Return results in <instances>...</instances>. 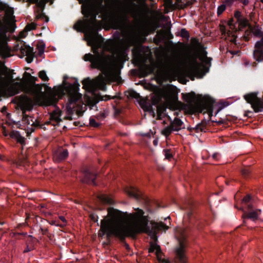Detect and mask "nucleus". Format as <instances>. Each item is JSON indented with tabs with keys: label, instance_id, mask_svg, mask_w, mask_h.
Masks as SVG:
<instances>
[{
	"label": "nucleus",
	"instance_id": "nucleus-21",
	"mask_svg": "<svg viewBox=\"0 0 263 263\" xmlns=\"http://www.w3.org/2000/svg\"><path fill=\"white\" fill-rule=\"evenodd\" d=\"M182 124L183 122L180 119L175 118L170 125L174 131H178L182 128Z\"/></svg>",
	"mask_w": 263,
	"mask_h": 263
},
{
	"label": "nucleus",
	"instance_id": "nucleus-42",
	"mask_svg": "<svg viewBox=\"0 0 263 263\" xmlns=\"http://www.w3.org/2000/svg\"><path fill=\"white\" fill-rule=\"evenodd\" d=\"M249 173V171L247 169H244L242 170V173L244 175H247Z\"/></svg>",
	"mask_w": 263,
	"mask_h": 263
},
{
	"label": "nucleus",
	"instance_id": "nucleus-2",
	"mask_svg": "<svg viewBox=\"0 0 263 263\" xmlns=\"http://www.w3.org/2000/svg\"><path fill=\"white\" fill-rule=\"evenodd\" d=\"M191 46L194 53L185 57L183 67L176 54L168 55L162 47L155 51L156 63L152 62L148 49L144 47L134 48L133 61L144 70L146 75L153 73L157 67V75L162 81L175 80L182 76L191 78L207 72L211 59L207 57L206 52L197 39H191Z\"/></svg>",
	"mask_w": 263,
	"mask_h": 263
},
{
	"label": "nucleus",
	"instance_id": "nucleus-31",
	"mask_svg": "<svg viewBox=\"0 0 263 263\" xmlns=\"http://www.w3.org/2000/svg\"><path fill=\"white\" fill-rule=\"evenodd\" d=\"M165 158L166 159L170 160L173 157V151L170 149H165L163 150Z\"/></svg>",
	"mask_w": 263,
	"mask_h": 263
},
{
	"label": "nucleus",
	"instance_id": "nucleus-26",
	"mask_svg": "<svg viewBox=\"0 0 263 263\" xmlns=\"http://www.w3.org/2000/svg\"><path fill=\"white\" fill-rule=\"evenodd\" d=\"M166 109L163 106H158L157 109V119H161L165 116Z\"/></svg>",
	"mask_w": 263,
	"mask_h": 263
},
{
	"label": "nucleus",
	"instance_id": "nucleus-17",
	"mask_svg": "<svg viewBox=\"0 0 263 263\" xmlns=\"http://www.w3.org/2000/svg\"><path fill=\"white\" fill-rule=\"evenodd\" d=\"M263 49V36L261 40L257 41L255 45V49L254 51V56L257 60L261 58Z\"/></svg>",
	"mask_w": 263,
	"mask_h": 263
},
{
	"label": "nucleus",
	"instance_id": "nucleus-30",
	"mask_svg": "<svg viewBox=\"0 0 263 263\" xmlns=\"http://www.w3.org/2000/svg\"><path fill=\"white\" fill-rule=\"evenodd\" d=\"M164 39V35L162 32H157L156 37L154 39L155 42L158 44L160 42H161Z\"/></svg>",
	"mask_w": 263,
	"mask_h": 263
},
{
	"label": "nucleus",
	"instance_id": "nucleus-51",
	"mask_svg": "<svg viewBox=\"0 0 263 263\" xmlns=\"http://www.w3.org/2000/svg\"><path fill=\"white\" fill-rule=\"evenodd\" d=\"M21 163H22V164H23V165H25V162H21Z\"/></svg>",
	"mask_w": 263,
	"mask_h": 263
},
{
	"label": "nucleus",
	"instance_id": "nucleus-16",
	"mask_svg": "<svg viewBox=\"0 0 263 263\" xmlns=\"http://www.w3.org/2000/svg\"><path fill=\"white\" fill-rule=\"evenodd\" d=\"M260 214V210L256 209L254 210H251L248 212L244 213L243 214V217L244 219L248 218L255 221L258 219Z\"/></svg>",
	"mask_w": 263,
	"mask_h": 263
},
{
	"label": "nucleus",
	"instance_id": "nucleus-49",
	"mask_svg": "<svg viewBox=\"0 0 263 263\" xmlns=\"http://www.w3.org/2000/svg\"><path fill=\"white\" fill-rule=\"evenodd\" d=\"M120 1V0H114L113 1V3H119Z\"/></svg>",
	"mask_w": 263,
	"mask_h": 263
},
{
	"label": "nucleus",
	"instance_id": "nucleus-53",
	"mask_svg": "<svg viewBox=\"0 0 263 263\" xmlns=\"http://www.w3.org/2000/svg\"><path fill=\"white\" fill-rule=\"evenodd\" d=\"M260 1L263 3V0H260Z\"/></svg>",
	"mask_w": 263,
	"mask_h": 263
},
{
	"label": "nucleus",
	"instance_id": "nucleus-45",
	"mask_svg": "<svg viewBox=\"0 0 263 263\" xmlns=\"http://www.w3.org/2000/svg\"><path fill=\"white\" fill-rule=\"evenodd\" d=\"M130 95L132 97H136L137 96V93L134 91L132 92Z\"/></svg>",
	"mask_w": 263,
	"mask_h": 263
},
{
	"label": "nucleus",
	"instance_id": "nucleus-8",
	"mask_svg": "<svg viewBox=\"0 0 263 263\" xmlns=\"http://www.w3.org/2000/svg\"><path fill=\"white\" fill-rule=\"evenodd\" d=\"M220 30L223 37L226 40L232 43L236 41L237 28L233 20H230L227 26H221Z\"/></svg>",
	"mask_w": 263,
	"mask_h": 263
},
{
	"label": "nucleus",
	"instance_id": "nucleus-23",
	"mask_svg": "<svg viewBox=\"0 0 263 263\" xmlns=\"http://www.w3.org/2000/svg\"><path fill=\"white\" fill-rule=\"evenodd\" d=\"M141 108L145 111H151L152 106L151 104L145 99H141L139 102Z\"/></svg>",
	"mask_w": 263,
	"mask_h": 263
},
{
	"label": "nucleus",
	"instance_id": "nucleus-52",
	"mask_svg": "<svg viewBox=\"0 0 263 263\" xmlns=\"http://www.w3.org/2000/svg\"><path fill=\"white\" fill-rule=\"evenodd\" d=\"M128 248H129L128 245H127V246H126V248H127V249H128Z\"/></svg>",
	"mask_w": 263,
	"mask_h": 263
},
{
	"label": "nucleus",
	"instance_id": "nucleus-37",
	"mask_svg": "<svg viewBox=\"0 0 263 263\" xmlns=\"http://www.w3.org/2000/svg\"><path fill=\"white\" fill-rule=\"evenodd\" d=\"M90 217L94 222H97L98 221L99 217L97 215L92 214L90 215Z\"/></svg>",
	"mask_w": 263,
	"mask_h": 263
},
{
	"label": "nucleus",
	"instance_id": "nucleus-41",
	"mask_svg": "<svg viewBox=\"0 0 263 263\" xmlns=\"http://www.w3.org/2000/svg\"><path fill=\"white\" fill-rule=\"evenodd\" d=\"M250 199H251V197H250V196L249 195L247 196L246 197L243 198V202H246V203L250 201Z\"/></svg>",
	"mask_w": 263,
	"mask_h": 263
},
{
	"label": "nucleus",
	"instance_id": "nucleus-27",
	"mask_svg": "<svg viewBox=\"0 0 263 263\" xmlns=\"http://www.w3.org/2000/svg\"><path fill=\"white\" fill-rule=\"evenodd\" d=\"M251 32L255 36L261 37L263 36V32L257 27H253L250 28Z\"/></svg>",
	"mask_w": 263,
	"mask_h": 263
},
{
	"label": "nucleus",
	"instance_id": "nucleus-34",
	"mask_svg": "<svg viewBox=\"0 0 263 263\" xmlns=\"http://www.w3.org/2000/svg\"><path fill=\"white\" fill-rule=\"evenodd\" d=\"M226 7L225 4H222L219 6L217 8V15H221L226 10Z\"/></svg>",
	"mask_w": 263,
	"mask_h": 263
},
{
	"label": "nucleus",
	"instance_id": "nucleus-25",
	"mask_svg": "<svg viewBox=\"0 0 263 263\" xmlns=\"http://www.w3.org/2000/svg\"><path fill=\"white\" fill-rule=\"evenodd\" d=\"M36 28V24L34 23H31L28 24L25 28L24 31L21 32L20 34L21 37H24L25 36L26 33L29 31L34 30Z\"/></svg>",
	"mask_w": 263,
	"mask_h": 263
},
{
	"label": "nucleus",
	"instance_id": "nucleus-4",
	"mask_svg": "<svg viewBox=\"0 0 263 263\" xmlns=\"http://www.w3.org/2000/svg\"><path fill=\"white\" fill-rule=\"evenodd\" d=\"M20 82H14L11 75L3 77L0 74V97L14 96L21 91L31 95L34 101L42 105H51L57 102L56 96L53 93L45 94L42 91V85L35 84L37 78L27 74Z\"/></svg>",
	"mask_w": 263,
	"mask_h": 263
},
{
	"label": "nucleus",
	"instance_id": "nucleus-11",
	"mask_svg": "<svg viewBox=\"0 0 263 263\" xmlns=\"http://www.w3.org/2000/svg\"><path fill=\"white\" fill-rule=\"evenodd\" d=\"M22 123L27 134L33 132L35 128L39 125V122L34 118L27 116L23 112Z\"/></svg>",
	"mask_w": 263,
	"mask_h": 263
},
{
	"label": "nucleus",
	"instance_id": "nucleus-5",
	"mask_svg": "<svg viewBox=\"0 0 263 263\" xmlns=\"http://www.w3.org/2000/svg\"><path fill=\"white\" fill-rule=\"evenodd\" d=\"M15 28L13 10L7 4L0 2V57H11V49L8 45L9 37L7 33Z\"/></svg>",
	"mask_w": 263,
	"mask_h": 263
},
{
	"label": "nucleus",
	"instance_id": "nucleus-39",
	"mask_svg": "<svg viewBox=\"0 0 263 263\" xmlns=\"http://www.w3.org/2000/svg\"><path fill=\"white\" fill-rule=\"evenodd\" d=\"M234 16L235 18H237V21H239V20L241 19L240 18L241 16V13L239 11H236L234 13Z\"/></svg>",
	"mask_w": 263,
	"mask_h": 263
},
{
	"label": "nucleus",
	"instance_id": "nucleus-7",
	"mask_svg": "<svg viewBox=\"0 0 263 263\" xmlns=\"http://www.w3.org/2000/svg\"><path fill=\"white\" fill-rule=\"evenodd\" d=\"M176 237L177 238L179 247L176 249V258L179 263H186L187 257L185 254L186 245L187 230L183 227H178L176 230Z\"/></svg>",
	"mask_w": 263,
	"mask_h": 263
},
{
	"label": "nucleus",
	"instance_id": "nucleus-35",
	"mask_svg": "<svg viewBox=\"0 0 263 263\" xmlns=\"http://www.w3.org/2000/svg\"><path fill=\"white\" fill-rule=\"evenodd\" d=\"M49 223L51 225H54L55 226H59L61 227H63L65 226V224H62L59 222V221L54 220H51L49 221Z\"/></svg>",
	"mask_w": 263,
	"mask_h": 263
},
{
	"label": "nucleus",
	"instance_id": "nucleus-32",
	"mask_svg": "<svg viewBox=\"0 0 263 263\" xmlns=\"http://www.w3.org/2000/svg\"><path fill=\"white\" fill-rule=\"evenodd\" d=\"M39 77L43 81H47L49 80L48 77H47L46 73L44 70H42L40 71V72L39 73Z\"/></svg>",
	"mask_w": 263,
	"mask_h": 263
},
{
	"label": "nucleus",
	"instance_id": "nucleus-28",
	"mask_svg": "<svg viewBox=\"0 0 263 263\" xmlns=\"http://www.w3.org/2000/svg\"><path fill=\"white\" fill-rule=\"evenodd\" d=\"M174 131L171 125L169 126L166 127L161 131V134L164 135L166 138L170 136V135L172 133V132Z\"/></svg>",
	"mask_w": 263,
	"mask_h": 263
},
{
	"label": "nucleus",
	"instance_id": "nucleus-10",
	"mask_svg": "<svg viewBox=\"0 0 263 263\" xmlns=\"http://www.w3.org/2000/svg\"><path fill=\"white\" fill-rule=\"evenodd\" d=\"M79 86L80 85L77 81L67 86L66 91L69 97L70 104L77 102L81 98L82 95L79 92Z\"/></svg>",
	"mask_w": 263,
	"mask_h": 263
},
{
	"label": "nucleus",
	"instance_id": "nucleus-40",
	"mask_svg": "<svg viewBox=\"0 0 263 263\" xmlns=\"http://www.w3.org/2000/svg\"><path fill=\"white\" fill-rule=\"evenodd\" d=\"M234 2V0H225L224 3L228 6L231 5Z\"/></svg>",
	"mask_w": 263,
	"mask_h": 263
},
{
	"label": "nucleus",
	"instance_id": "nucleus-3",
	"mask_svg": "<svg viewBox=\"0 0 263 263\" xmlns=\"http://www.w3.org/2000/svg\"><path fill=\"white\" fill-rule=\"evenodd\" d=\"M148 218L144 211L139 208L132 213L123 212L114 208L107 209V215L101 221L99 237L112 236L123 239L127 237H134L141 233L148 234L154 240L150 243L149 252H154L158 260L162 259L160 247L156 241L157 234L160 231L167 230L168 227L162 222L152 221L148 226Z\"/></svg>",
	"mask_w": 263,
	"mask_h": 263
},
{
	"label": "nucleus",
	"instance_id": "nucleus-38",
	"mask_svg": "<svg viewBox=\"0 0 263 263\" xmlns=\"http://www.w3.org/2000/svg\"><path fill=\"white\" fill-rule=\"evenodd\" d=\"M90 124L91 126H94V127H97L99 126V124L96 123L95 120H94L93 119H90Z\"/></svg>",
	"mask_w": 263,
	"mask_h": 263
},
{
	"label": "nucleus",
	"instance_id": "nucleus-20",
	"mask_svg": "<svg viewBox=\"0 0 263 263\" xmlns=\"http://www.w3.org/2000/svg\"><path fill=\"white\" fill-rule=\"evenodd\" d=\"M163 92L166 100H168L170 97H174L175 95V88L172 86H166L163 88Z\"/></svg>",
	"mask_w": 263,
	"mask_h": 263
},
{
	"label": "nucleus",
	"instance_id": "nucleus-18",
	"mask_svg": "<svg viewBox=\"0 0 263 263\" xmlns=\"http://www.w3.org/2000/svg\"><path fill=\"white\" fill-rule=\"evenodd\" d=\"M125 191L129 196L136 199L139 198L141 195L140 191L134 186L126 187L125 189Z\"/></svg>",
	"mask_w": 263,
	"mask_h": 263
},
{
	"label": "nucleus",
	"instance_id": "nucleus-33",
	"mask_svg": "<svg viewBox=\"0 0 263 263\" xmlns=\"http://www.w3.org/2000/svg\"><path fill=\"white\" fill-rule=\"evenodd\" d=\"M180 35L182 37L185 38L186 39H189L190 37L189 32L185 29H181L180 31Z\"/></svg>",
	"mask_w": 263,
	"mask_h": 263
},
{
	"label": "nucleus",
	"instance_id": "nucleus-6",
	"mask_svg": "<svg viewBox=\"0 0 263 263\" xmlns=\"http://www.w3.org/2000/svg\"><path fill=\"white\" fill-rule=\"evenodd\" d=\"M184 100L186 104L178 102L176 104L177 109L184 111L186 114H193L196 112H207L209 116L213 113V102L208 99H196L194 93L184 95Z\"/></svg>",
	"mask_w": 263,
	"mask_h": 263
},
{
	"label": "nucleus",
	"instance_id": "nucleus-29",
	"mask_svg": "<svg viewBox=\"0 0 263 263\" xmlns=\"http://www.w3.org/2000/svg\"><path fill=\"white\" fill-rule=\"evenodd\" d=\"M239 30L242 29L248 25V21L246 18H241L237 21Z\"/></svg>",
	"mask_w": 263,
	"mask_h": 263
},
{
	"label": "nucleus",
	"instance_id": "nucleus-22",
	"mask_svg": "<svg viewBox=\"0 0 263 263\" xmlns=\"http://www.w3.org/2000/svg\"><path fill=\"white\" fill-rule=\"evenodd\" d=\"M99 200L104 204H112L114 203V201L112 198L106 195V194H101L98 196Z\"/></svg>",
	"mask_w": 263,
	"mask_h": 263
},
{
	"label": "nucleus",
	"instance_id": "nucleus-48",
	"mask_svg": "<svg viewBox=\"0 0 263 263\" xmlns=\"http://www.w3.org/2000/svg\"><path fill=\"white\" fill-rule=\"evenodd\" d=\"M217 155H218V154H213V157L214 158H216V157H217Z\"/></svg>",
	"mask_w": 263,
	"mask_h": 263
},
{
	"label": "nucleus",
	"instance_id": "nucleus-19",
	"mask_svg": "<svg viewBox=\"0 0 263 263\" xmlns=\"http://www.w3.org/2000/svg\"><path fill=\"white\" fill-rule=\"evenodd\" d=\"M84 178L82 179V182L86 183H92L95 185V180L96 178V174L91 173L89 171H86L84 173Z\"/></svg>",
	"mask_w": 263,
	"mask_h": 263
},
{
	"label": "nucleus",
	"instance_id": "nucleus-44",
	"mask_svg": "<svg viewBox=\"0 0 263 263\" xmlns=\"http://www.w3.org/2000/svg\"><path fill=\"white\" fill-rule=\"evenodd\" d=\"M45 46H43L41 47V48L40 49L39 53L40 54H42L44 52V49Z\"/></svg>",
	"mask_w": 263,
	"mask_h": 263
},
{
	"label": "nucleus",
	"instance_id": "nucleus-15",
	"mask_svg": "<svg viewBox=\"0 0 263 263\" xmlns=\"http://www.w3.org/2000/svg\"><path fill=\"white\" fill-rule=\"evenodd\" d=\"M21 52L22 54L27 57L26 60L28 63H31L33 58V48L24 45L21 48Z\"/></svg>",
	"mask_w": 263,
	"mask_h": 263
},
{
	"label": "nucleus",
	"instance_id": "nucleus-46",
	"mask_svg": "<svg viewBox=\"0 0 263 263\" xmlns=\"http://www.w3.org/2000/svg\"><path fill=\"white\" fill-rule=\"evenodd\" d=\"M153 143L155 146L157 145L158 143V139L154 140L153 141Z\"/></svg>",
	"mask_w": 263,
	"mask_h": 263
},
{
	"label": "nucleus",
	"instance_id": "nucleus-43",
	"mask_svg": "<svg viewBox=\"0 0 263 263\" xmlns=\"http://www.w3.org/2000/svg\"><path fill=\"white\" fill-rule=\"evenodd\" d=\"M60 219L63 222V224H65V226L66 223V220L65 218L63 216H60Z\"/></svg>",
	"mask_w": 263,
	"mask_h": 263
},
{
	"label": "nucleus",
	"instance_id": "nucleus-1",
	"mask_svg": "<svg viewBox=\"0 0 263 263\" xmlns=\"http://www.w3.org/2000/svg\"><path fill=\"white\" fill-rule=\"evenodd\" d=\"M135 1L140 4L131 3L129 10L134 19L133 24L125 26L122 17L102 6V0L82 7L85 18L77 22L73 29L84 33V39L93 53L85 54L84 60L90 62L91 68L102 72L93 80L85 79L82 81L83 88L86 91H104L107 83H120V69L127 60L128 48L141 43L147 34L146 28L142 25L147 8L145 0Z\"/></svg>",
	"mask_w": 263,
	"mask_h": 263
},
{
	"label": "nucleus",
	"instance_id": "nucleus-9",
	"mask_svg": "<svg viewBox=\"0 0 263 263\" xmlns=\"http://www.w3.org/2000/svg\"><path fill=\"white\" fill-rule=\"evenodd\" d=\"M246 101L251 104L255 112L263 111V99L257 97V93L252 92L244 96Z\"/></svg>",
	"mask_w": 263,
	"mask_h": 263
},
{
	"label": "nucleus",
	"instance_id": "nucleus-47",
	"mask_svg": "<svg viewBox=\"0 0 263 263\" xmlns=\"http://www.w3.org/2000/svg\"><path fill=\"white\" fill-rule=\"evenodd\" d=\"M80 3L87 2L88 0H78Z\"/></svg>",
	"mask_w": 263,
	"mask_h": 263
},
{
	"label": "nucleus",
	"instance_id": "nucleus-50",
	"mask_svg": "<svg viewBox=\"0 0 263 263\" xmlns=\"http://www.w3.org/2000/svg\"><path fill=\"white\" fill-rule=\"evenodd\" d=\"M0 159H1V160H3V157H2V156H0Z\"/></svg>",
	"mask_w": 263,
	"mask_h": 263
},
{
	"label": "nucleus",
	"instance_id": "nucleus-24",
	"mask_svg": "<svg viewBox=\"0 0 263 263\" xmlns=\"http://www.w3.org/2000/svg\"><path fill=\"white\" fill-rule=\"evenodd\" d=\"M61 112L60 109H57L54 110L50 115V118L52 120H54L57 122L61 121Z\"/></svg>",
	"mask_w": 263,
	"mask_h": 263
},
{
	"label": "nucleus",
	"instance_id": "nucleus-14",
	"mask_svg": "<svg viewBox=\"0 0 263 263\" xmlns=\"http://www.w3.org/2000/svg\"><path fill=\"white\" fill-rule=\"evenodd\" d=\"M68 155V153L67 149L60 147L54 152L53 158L55 161L59 162L66 158Z\"/></svg>",
	"mask_w": 263,
	"mask_h": 263
},
{
	"label": "nucleus",
	"instance_id": "nucleus-13",
	"mask_svg": "<svg viewBox=\"0 0 263 263\" xmlns=\"http://www.w3.org/2000/svg\"><path fill=\"white\" fill-rule=\"evenodd\" d=\"M2 133L5 137L9 136L11 138L15 139L17 142L22 144L24 143V138L21 136L20 134L17 131H12L11 133H8L6 127L3 125L2 126Z\"/></svg>",
	"mask_w": 263,
	"mask_h": 263
},
{
	"label": "nucleus",
	"instance_id": "nucleus-36",
	"mask_svg": "<svg viewBox=\"0 0 263 263\" xmlns=\"http://www.w3.org/2000/svg\"><path fill=\"white\" fill-rule=\"evenodd\" d=\"M7 108L6 106H3L1 110V111L3 114L6 115L7 118H9L10 115L6 112Z\"/></svg>",
	"mask_w": 263,
	"mask_h": 263
},
{
	"label": "nucleus",
	"instance_id": "nucleus-12",
	"mask_svg": "<svg viewBox=\"0 0 263 263\" xmlns=\"http://www.w3.org/2000/svg\"><path fill=\"white\" fill-rule=\"evenodd\" d=\"M18 106L23 112L26 110H30L33 106V101L26 95H22L16 99Z\"/></svg>",
	"mask_w": 263,
	"mask_h": 263
}]
</instances>
